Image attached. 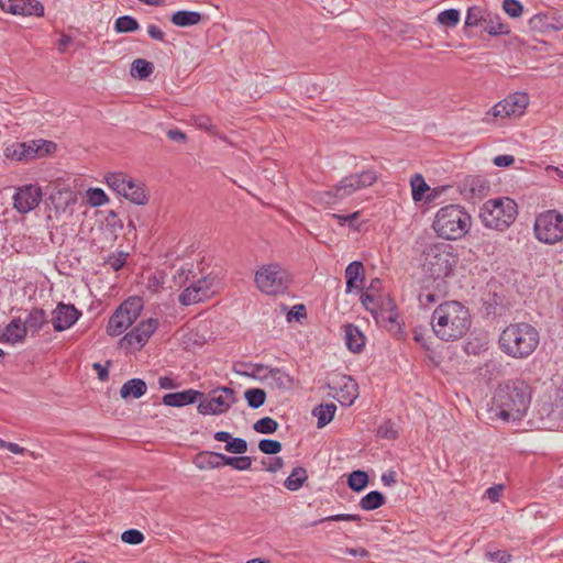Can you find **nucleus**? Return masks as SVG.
Here are the masks:
<instances>
[{"instance_id":"f257e3e1","label":"nucleus","mask_w":563,"mask_h":563,"mask_svg":"<svg viewBox=\"0 0 563 563\" xmlns=\"http://www.w3.org/2000/svg\"><path fill=\"white\" fill-rule=\"evenodd\" d=\"M430 324L438 339L450 342L460 340L468 332L472 319L467 307L450 300L433 310Z\"/></svg>"},{"instance_id":"f03ea898","label":"nucleus","mask_w":563,"mask_h":563,"mask_svg":"<svg viewBox=\"0 0 563 563\" xmlns=\"http://www.w3.org/2000/svg\"><path fill=\"white\" fill-rule=\"evenodd\" d=\"M531 402V387L522 379H509L500 384L494 394L493 404L503 420L520 419Z\"/></svg>"},{"instance_id":"7ed1b4c3","label":"nucleus","mask_w":563,"mask_h":563,"mask_svg":"<svg viewBox=\"0 0 563 563\" xmlns=\"http://www.w3.org/2000/svg\"><path fill=\"white\" fill-rule=\"evenodd\" d=\"M539 342L540 335L538 330L527 322L507 325L498 338L500 351L516 360L529 357L538 347Z\"/></svg>"},{"instance_id":"20e7f679","label":"nucleus","mask_w":563,"mask_h":563,"mask_svg":"<svg viewBox=\"0 0 563 563\" xmlns=\"http://www.w3.org/2000/svg\"><path fill=\"white\" fill-rule=\"evenodd\" d=\"M457 258L452 254L451 246L444 243H432L424 246L420 265L427 279H433L440 289L444 278L450 276Z\"/></svg>"},{"instance_id":"39448f33","label":"nucleus","mask_w":563,"mask_h":563,"mask_svg":"<svg viewBox=\"0 0 563 563\" xmlns=\"http://www.w3.org/2000/svg\"><path fill=\"white\" fill-rule=\"evenodd\" d=\"M377 180L373 169L351 174L343 177L333 188L316 191L312 201L321 206H334L355 194L357 190L372 186Z\"/></svg>"},{"instance_id":"423d86ee","label":"nucleus","mask_w":563,"mask_h":563,"mask_svg":"<svg viewBox=\"0 0 563 563\" xmlns=\"http://www.w3.org/2000/svg\"><path fill=\"white\" fill-rule=\"evenodd\" d=\"M472 225L470 213L459 205L440 208L434 217L432 228L445 240H459L466 235Z\"/></svg>"},{"instance_id":"0eeeda50","label":"nucleus","mask_w":563,"mask_h":563,"mask_svg":"<svg viewBox=\"0 0 563 563\" xmlns=\"http://www.w3.org/2000/svg\"><path fill=\"white\" fill-rule=\"evenodd\" d=\"M518 206L509 197L486 200L479 210V219L485 228L506 231L517 219Z\"/></svg>"},{"instance_id":"6e6552de","label":"nucleus","mask_w":563,"mask_h":563,"mask_svg":"<svg viewBox=\"0 0 563 563\" xmlns=\"http://www.w3.org/2000/svg\"><path fill=\"white\" fill-rule=\"evenodd\" d=\"M256 288L264 295L278 296L287 291L290 274L277 263L261 266L254 275Z\"/></svg>"},{"instance_id":"1a4fd4ad","label":"nucleus","mask_w":563,"mask_h":563,"mask_svg":"<svg viewBox=\"0 0 563 563\" xmlns=\"http://www.w3.org/2000/svg\"><path fill=\"white\" fill-rule=\"evenodd\" d=\"M143 309L141 297L134 296L123 301L110 317L106 331L111 336L121 335L136 319Z\"/></svg>"},{"instance_id":"9d476101","label":"nucleus","mask_w":563,"mask_h":563,"mask_svg":"<svg viewBox=\"0 0 563 563\" xmlns=\"http://www.w3.org/2000/svg\"><path fill=\"white\" fill-rule=\"evenodd\" d=\"M536 238L545 244H555L563 240V214L556 210L540 213L533 225Z\"/></svg>"},{"instance_id":"9b49d317","label":"nucleus","mask_w":563,"mask_h":563,"mask_svg":"<svg viewBox=\"0 0 563 563\" xmlns=\"http://www.w3.org/2000/svg\"><path fill=\"white\" fill-rule=\"evenodd\" d=\"M202 397L198 405V412L203 416L225 413L238 401L234 389L227 386L217 387L207 397Z\"/></svg>"},{"instance_id":"f8f14e48","label":"nucleus","mask_w":563,"mask_h":563,"mask_svg":"<svg viewBox=\"0 0 563 563\" xmlns=\"http://www.w3.org/2000/svg\"><path fill=\"white\" fill-rule=\"evenodd\" d=\"M529 104V96L525 92H516L496 103L487 113L485 121L489 122V117L494 118H519Z\"/></svg>"},{"instance_id":"ddd939ff","label":"nucleus","mask_w":563,"mask_h":563,"mask_svg":"<svg viewBox=\"0 0 563 563\" xmlns=\"http://www.w3.org/2000/svg\"><path fill=\"white\" fill-rule=\"evenodd\" d=\"M56 150V144L52 141L36 140L13 144L7 147V156L16 161H29L41 157Z\"/></svg>"},{"instance_id":"4468645a","label":"nucleus","mask_w":563,"mask_h":563,"mask_svg":"<svg viewBox=\"0 0 563 563\" xmlns=\"http://www.w3.org/2000/svg\"><path fill=\"white\" fill-rule=\"evenodd\" d=\"M327 386L331 390L329 395L335 398L342 406H352L358 396L356 382L346 375L335 374Z\"/></svg>"},{"instance_id":"2eb2a0df","label":"nucleus","mask_w":563,"mask_h":563,"mask_svg":"<svg viewBox=\"0 0 563 563\" xmlns=\"http://www.w3.org/2000/svg\"><path fill=\"white\" fill-rule=\"evenodd\" d=\"M158 328V320L150 318L140 322L134 329L128 332L119 342L125 350H141Z\"/></svg>"},{"instance_id":"dca6fc26","label":"nucleus","mask_w":563,"mask_h":563,"mask_svg":"<svg viewBox=\"0 0 563 563\" xmlns=\"http://www.w3.org/2000/svg\"><path fill=\"white\" fill-rule=\"evenodd\" d=\"M41 198V188L36 185H27L16 190L13 205L20 213H27L38 206Z\"/></svg>"},{"instance_id":"f3484780","label":"nucleus","mask_w":563,"mask_h":563,"mask_svg":"<svg viewBox=\"0 0 563 563\" xmlns=\"http://www.w3.org/2000/svg\"><path fill=\"white\" fill-rule=\"evenodd\" d=\"M80 316L75 306L60 302L53 310L51 322L55 331L62 332L74 325Z\"/></svg>"},{"instance_id":"a211bd4d","label":"nucleus","mask_w":563,"mask_h":563,"mask_svg":"<svg viewBox=\"0 0 563 563\" xmlns=\"http://www.w3.org/2000/svg\"><path fill=\"white\" fill-rule=\"evenodd\" d=\"M0 8L8 13L43 16L44 7L36 0H0Z\"/></svg>"},{"instance_id":"6ab92c4d","label":"nucleus","mask_w":563,"mask_h":563,"mask_svg":"<svg viewBox=\"0 0 563 563\" xmlns=\"http://www.w3.org/2000/svg\"><path fill=\"white\" fill-rule=\"evenodd\" d=\"M489 183L482 176L470 175L461 184V191L470 199L482 198L487 195Z\"/></svg>"},{"instance_id":"aec40b11","label":"nucleus","mask_w":563,"mask_h":563,"mask_svg":"<svg viewBox=\"0 0 563 563\" xmlns=\"http://www.w3.org/2000/svg\"><path fill=\"white\" fill-rule=\"evenodd\" d=\"M202 396V393L195 389L169 393L163 396V404L169 407H183L196 402Z\"/></svg>"},{"instance_id":"412c9836","label":"nucleus","mask_w":563,"mask_h":563,"mask_svg":"<svg viewBox=\"0 0 563 563\" xmlns=\"http://www.w3.org/2000/svg\"><path fill=\"white\" fill-rule=\"evenodd\" d=\"M124 191L125 192H121L120 196L135 205H146L148 202V196L144 185L141 181L133 179L132 177H129L126 180Z\"/></svg>"},{"instance_id":"4be33fe9","label":"nucleus","mask_w":563,"mask_h":563,"mask_svg":"<svg viewBox=\"0 0 563 563\" xmlns=\"http://www.w3.org/2000/svg\"><path fill=\"white\" fill-rule=\"evenodd\" d=\"M346 292L360 291L364 279L362 262L354 261L345 268Z\"/></svg>"},{"instance_id":"5701e85b","label":"nucleus","mask_w":563,"mask_h":563,"mask_svg":"<svg viewBox=\"0 0 563 563\" xmlns=\"http://www.w3.org/2000/svg\"><path fill=\"white\" fill-rule=\"evenodd\" d=\"M26 328L19 318L13 319L0 335V341L3 343L16 344L22 343L26 336Z\"/></svg>"},{"instance_id":"b1692460","label":"nucleus","mask_w":563,"mask_h":563,"mask_svg":"<svg viewBox=\"0 0 563 563\" xmlns=\"http://www.w3.org/2000/svg\"><path fill=\"white\" fill-rule=\"evenodd\" d=\"M268 385L280 390H290L294 385L292 377L280 368H268L267 379Z\"/></svg>"},{"instance_id":"393cba45","label":"nucleus","mask_w":563,"mask_h":563,"mask_svg":"<svg viewBox=\"0 0 563 563\" xmlns=\"http://www.w3.org/2000/svg\"><path fill=\"white\" fill-rule=\"evenodd\" d=\"M195 465L200 470L219 468L224 465V454L203 451L196 455Z\"/></svg>"},{"instance_id":"a878e982","label":"nucleus","mask_w":563,"mask_h":563,"mask_svg":"<svg viewBox=\"0 0 563 563\" xmlns=\"http://www.w3.org/2000/svg\"><path fill=\"white\" fill-rule=\"evenodd\" d=\"M214 439L220 442H225V451L243 454L247 451V442L242 438H233L227 431H218L214 433Z\"/></svg>"},{"instance_id":"bb28decb","label":"nucleus","mask_w":563,"mask_h":563,"mask_svg":"<svg viewBox=\"0 0 563 563\" xmlns=\"http://www.w3.org/2000/svg\"><path fill=\"white\" fill-rule=\"evenodd\" d=\"M147 390L146 383L141 378H132L126 380L121 389H120V396L123 399L128 398H140L142 397Z\"/></svg>"},{"instance_id":"cd10ccee","label":"nucleus","mask_w":563,"mask_h":563,"mask_svg":"<svg viewBox=\"0 0 563 563\" xmlns=\"http://www.w3.org/2000/svg\"><path fill=\"white\" fill-rule=\"evenodd\" d=\"M344 333L345 343L349 350L354 353L360 352L365 344V338L360 329L353 324H346L344 327Z\"/></svg>"},{"instance_id":"c85d7f7f","label":"nucleus","mask_w":563,"mask_h":563,"mask_svg":"<svg viewBox=\"0 0 563 563\" xmlns=\"http://www.w3.org/2000/svg\"><path fill=\"white\" fill-rule=\"evenodd\" d=\"M483 30L489 35L497 36L509 33L507 24L501 22V19L497 14L487 13L482 24Z\"/></svg>"},{"instance_id":"c756f323","label":"nucleus","mask_w":563,"mask_h":563,"mask_svg":"<svg viewBox=\"0 0 563 563\" xmlns=\"http://www.w3.org/2000/svg\"><path fill=\"white\" fill-rule=\"evenodd\" d=\"M202 15L196 11L180 10L172 14L170 22L180 27L191 26L200 23Z\"/></svg>"},{"instance_id":"7c9ffc66","label":"nucleus","mask_w":563,"mask_h":563,"mask_svg":"<svg viewBox=\"0 0 563 563\" xmlns=\"http://www.w3.org/2000/svg\"><path fill=\"white\" fill-rule=\"evenodd\" d=\"M199 285L200 290L205 292L207 298L216 295L222 287V280L218 274L211 272L208 275L196 280Z\"/></svg>"},{"instance_id":"2f4dec72","label":"nucleus","mask_w":563,"mask_h":563,"mask_svg":"<svg viewBox=\"0 0 563 563\" xmlns=\"http://www.w3.org/2000/svg\"><path fill=\"white\" fill-rule=\"evenodd\" d=\"M47 323V316L43 309H32L23 323L26 332L31 331L32 334L37 333Z\"/></svg>"},{"instance_id":"473e14b6","label":"nucleus","mask_w":563,"mask_h":563,"mask_svg":"<svg viewBox=\"0 0 563 563\" xmlns=\"http://www.w3.org/2000/svg\"><path fill=\"white\" fill-rule=\"evenodd\" d=\"M208 299L202 290H200L197 282L191 283L179 295V302L184 306L195 305Z\"/></svg>"},{"instance_id":"72a5a7b5","label":"nucleus","mask_w":563,"mask_h":563,"mask_svg":"<svg viewBox=\"0 0 563 563\" xmlns=\"http://www.w3.org/2000/svg\"><path fill=\"white\" fill-rule=\"evenodd\" d=\"M308 479V474L303 467H295L290 475L286 478L284 485L290 492H296L302 487Z\"/></svg>"},{"instance_id":"f704fd0d","label":"nucleus","mask_w":563,"mask_h":563,"mask_svg":"<svg viewBox=\"0 0 563 563\" xmlns=\"http://www.w3.org/2000/svg\"><path fill=\"white\" fill-rule=\"evenodd\" d=\"M335 411L336 406L334 404L320 405L317 408H314L312 413L314 417H317L318 428H323L328 423H330L334 417Z\"/></svg>"},{"instance_id":"c9c22d12","label":"nucleus","mask_w":563,"mask_h":563,"mask_svg":"<svg viewBox=\"0 0 563 563\" xmlns=\"http://www.w3.org/2000/svg\"><path fill=\"white\" fill-rule=\"evenodd\" d=\"M385 501V496L380 492L372 490L361 498L358 505L363 510H375L382 507Z\"/></svg>"},{"instance_id":"e433bc0d","label":"nucleus","mask_w":563,"mask_h":563,"mask_svg":"<svg viewBox=\"0 0 563 563\" xmlns=\"http://www.w3.org/2000/svg\"><path fill=\"white\" fill-rule=\"evenodd\" d=\"M242 366L244 367V369L243 371L238 369L236 373L244 375V376L253 377L255 379H260L263 382H265L267 379V372L269 368L268 366L263 365V364H254V363H244V364H242Z\"/></svg>"},{"instance_id":"4c0bfd02","label":"nucleus","mask_w":563,"mask_h":563,"mask_svg":"<svg viewBox=\"0 0 563 563\" xmlns=\"http://www.w3.org/2000/svg\"><path fill=\"white\" fill-rule=\"evenodd\" d=\"M154 70V66L151 62L137 58L132 63L131 66V75L139 79H146L148 78Z\"/></svg>"},{"instance_id":"58836bf2","label":"nucleus","mask_w":563,"mask_h":563,"mask_svg":"<svg viewBox=\"0 0 563 563\" xmlns=\"http://www.w3.org/2000/svg\"><path fill=\"white\" fill-rule=\"evenodd\" d=\"M191 123L199 130L207 131L211 135L218 136L219 139L225 141V136L219 134L217 128L212 124L210 117L208 115H195L191 118Z\"/></svg>"},{"instance_id":"ea45409f","label":"nucleus","mask_w":563,"mask_h":563,"mask_svg":"<svg viewBox=\"0 0 563 563\" xmlns=\"http://www.w3.org/2000/svg\"><path fill=\"white\" fill-rule=\"evenodd\" d=\"M130 176L123 173H109L104 176L106 184L118 195L124 191V186Z\"/></svg>"},{"instance_id":"a19ab883","label":"nucleus","mask_w":563,"mask_h":563,"mask_svg":"<svg viewBox=\"0 0 563 563\" xmlns=\"http://www.w3.org/2000/svg\"><path fill=\"white\" fill-rule=\"evenodd\" d=\"M487 13L488 12L485 9L477 5L468 8L465 16V25L482 26Z\"/></svg>"},{"instance_id":"79ce46f5","label":"nucleus","mask_w":563,"mask_h":563,"mask_svg":"<svg viewBox=\"0 0 563 563\" xmlns=\"http://www.w3.org/2000/svg\"><path fill=\"white\" fill-rule=\"evenodd\" d=\"M367 484L368 475L364 471H353L347 478V485L354 492L363 490Z\"/></svg>"},{"instance_id":"37998d69","label":"nucleus","mask_w":563,"mask_h":563,"mask_svg":"<svg viewBox=\"0 0 563 563\" xmlns=\"http://www.w3.org/2000/svg\"><path fill=\"white\" fill-rule=\"evenodd\" d=\"M412 199L417 202L422 200L423 195L430 189L424 178L420 174H416L411 180Z\"/></svg>"},{"instance_id":"c03bdc74","label":"nucleus","mask_w":563,"mask_h":563,"mask_svg":"<svg viewBox=\"0 0 563 563\" xmlns=\"http://www.w3.org/2000/svg\"><path fill=\"white\" fill-rule=\"evenodd\" d=\"M244 397L247 401L249 407L257 409L264 405L266 400V393L261 388H251L245 390Z\"/></svg>"},{"instance_id":"a18cd8bd","label":"nucleus","mask_w":563,"mask_h":563,"mask_svg":"<svg viewBox=\"0 0 563 563\" xmlns=\"http://www.w3.org/2000/svg\"><path fill=\"white\" fill-rule=\"evenodd\" d=\"M529 26L531 30L540 33L551 32L549 12H540L531 16L529 20Z\"/></svg>"},{"instance_id":"49530a36","label":"nucleus","mask_w":563,"mask_h":563,"mask_svg":"<svg viewBox=\"0 0 563 563\" xmlns=\"http://www.w3.org/2000/svg\"><path fill=\"white\" fill-rule=\"evenodd\" d=\"M139 26L140 25L137 20L131 15H122L114 22V30L118 33L134 32L139 29Z\"/></svg>"},{"instance_id":"de8ad7c7","label":"nucleus","mask_w":563,"mask_h":563,"mask_svg":"<svg viewBox=\"0 0 563 563\" xmlns=\"http://www.w3.org/2000/svg\"><path fill=\"white\" fill-rule=\"evenodd\" d=\"M437 21L449 27H454L460 22V11L456 9H448L438 14Z\"/></svg>"},{"instance_id":"09e8293b","label":"nucleus","mask_w":563,"mask_h":563,"mask_svg":"<svg viewBox=\"0 0 563 563\" xmlns=\"http://www.w3.org/2000/svg\"><path fill=\"white\" fill-rule=\"evenodd\" d=\"M440 299V294L435 291H431L429 287L426 285L418 295L419 306L421 308H430L432 305L438 302Z\"/></svg>"},{"instance_id":"8fccbe9b","label":"nucleus","mask_w":563,"mask_h":563,"mask_svg":"<svg viewBox=\"0 0 563 563\" xmlns=\"http://www.w3.org/2000/svg\"><path fill=\"white\" fill-rule=\"evenodd\" d=\"M277 421L271 417H264L257 420L253 426V429L262 434H272L277 430Z\"/></svg>"},{"instance_id":"3c124183","label":"nucleus","mask_w":563,"mask_h":563,"mask_svg":"<svg viewBox=\"0 0 563 563\" xmlns=\"http://www.w3.org/2000/svg\"><path fill=\"white\" fill-rule=\"evenodd\" d=\"M51 199L57 209L62 208L63 210H65L70 203H75L73 192L69 190H59L54 194Z\"/></svg>"},{"instance_id":"603ef678","label":"nucleus","mask_w":563,"mask_h":563,"mask_svg":"<svg viewBox=\"0 0 563 563\" xmlns=\"http://www.w3.org/2000/svg\"><path fill=\"white\" fill-rule=\"evenodd\" d=\"M224 465L232 466L238 471H246L252 465L250 456H227L224 455Z\"/></svg>"},{"instance_id":"864d4df0","label":"nucleus","mask_w":563,"mask_h":563,"mask_svg":"<svg viewBox=\"0 0 563 563\" xmlns=\"http://www.w3.org/2000/svg\"><path fill=\"white\" fill-rule=\"evenodd\" d=\"M87 201L92 207H100L106 205L109 199L106 192L100 188H89L87 190Z\"/></svg>"},{"instance_id":"5fc2aeb1","label":"nucleus","mask_w":563,"mask_h":563,"mask_svg":"<svg viewBox=\"0 0 563 563\" xmlns=\"http://www.w3.org/2000/svg\"><path fill=\"white\" fill-rule=\"evenodd\" d=\"M258 449L265 454H277L282 451V443L277 440L262 439L258 442Z\"/></svg>"},{"instance_id":"6e6d98bb","label":"nucleus","mask_w":563,"mask_h":563,"mask_svg":"<svg viewBox=\"0 0 563 563\" xmlns=\"http://www.w3.org/2000/svg\"><path fill=\"white\" fill-rule=\"evenodd\" d=\"M361 302L373 316L376 314L378 298L375 294H371L368 291L363 292L361 295Z\"/></svg>"},{"instance_id":"4d7b16f0","label":"nucleus","mask_w":563,"mask_h":563,"mask_svg":"<svg viewBox=\"0 0 563 563\" xmlns=\"http://www.w3.org/2000/svg\"><path fill=\"white\" fill-rule=\"evenodd\" d=\"M503 9L511 18H518L522 14L523 8L518 0H504Z\"/></svg>"},{"instance_id":"13d9d810","label":"nucleus","mask_w":563,"mask_h":563,"mask_svg":"<svg viewBox=\"0 0 563 563\" xmlns=\"http://www.w3.org/2000/svg\"><path fill=\"white\" fill-rule=\"evenodd\" d=\"M121 540L128 544H140L144 540V534L136 529H130L122 533Z\"/></svg>"},{"instance_id":"bf43d9fd","label":"nucleus","mask_w":563,"mask_h":563,"mask_svg":"<svg viewBox=\"0 0 563 563\" xmlns=\"http://www.w3.org/2000/svg\"><path fill=\"white\" fill-rule=\"evenodd\" d=\"M325 521H355V522H360L361 521V516L360 515H355V514H338V515H332V516H329V517H324V518L320 519L319 521H316L314 525L321 523V522H325Z\"/></svg>"},{"instance_id":"052dcab7","label":"nucleus","mask_w":563,"mask_h":563,"mask_svg":"<svg viewBox=\"0 0 563 563\" xmlns=\"http://www.w3.org/2000/svg\"><path fill=\"white\" fill-rule=\"evenodd\" d=\"M165 284V275L163 273L154 274L147 279V289L152 292H158Z\"/></svg>"},{"instance_id":"680f3d73","label":"nucleus","mask_w":563,"mask_h":563,"mask_svg":"<svg viewBox=\"0 0 563 563\" xmlns=\"http://www.w3.org/2000/svg\"><path fill=\"white\" fill-rule=\"evenodd\" d=\"M377 434L384 439H395L397 431L390 421H386L378 427Z\"/></svg>"},{"instance_id":"e2e57ef3","label":"nucleus","mask_w":563,"mask_h":563,"mask_svg":"<svg viewBox=\"0 0 563 563\" xmlns=\"http://www.w3.org/2000/svg\"><path fill=\"white\" fill-rule=\"evenodd\" d=\"M486 558L489 561L497 563H509L511 560V555L507 551L498 550V551H489L486 553Z\"/></svg>"},{"instance_id":"0e129e2a","label":"nucleus","mask_w":563,"mask_h":563,"mask_svg":"<svg viewBox=\"0 0 563 563\" xmlns=\"http://www.w3.org/2000/svg\"><path fill=\"white\" fill-rule=\"evenodd\" d=\"M550 31L563 30V13L549 12Z\"/></svg>"},{"instance_id":"69168bd1","label":"nucleus","mask_w":563,"mask_h":563,"mask_svg":"<svg viewBox=\"0 0 563 563\" xmlns=\"http://www.w3.org/2000/svg\"><path fill=\"white\" fill-rule=\"evenodd\" d=\"M147 33L151 38L163 42L165 40V33L156 24H150L147 26Z\"/></svg>"},{"instance_id":"338daca9","label":"nucleus","mask_w":563,"mask_h":563,"mask_svg":"<svg viewBox=\"0 0 563 563\" xmlns=\"http://www.w3.org/2000/svg\"><path fill=\"white\" fill-rule=\"evenodd\" d=\"M125 263V255L120 253L118 255H112L108 258V264L114 269L119 271Z\"/></svg>"},{"instance_id":"774afa93","label":"nucleus","mask_w":563,"mask_h":563,"mask_svg":"<svg viewBox=\"0 0 563 563\" xmlns=\"http://www.w3.org/2000/svg\"><path fill=\"white\" fill-rule=\"evenodd\" d=\"M306 316V309L303 305L294 306L292 309L288 312L287 319L291 321L292 319L299 320Z\"/></svg>"}]
</instances>
